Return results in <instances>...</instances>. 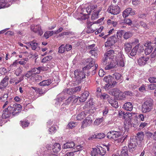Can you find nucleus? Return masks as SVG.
Instances as JSON below:
<instances>
[{"mask_svg": "<svg viewBox=\"0 0 156 156\" xmlns=\"http://www.w3.org/2000/svg\"><path fill=\"white\" fill-rule=\"evenodd\" d=\"M98 50L95 48L90 51V53L91 55L92 56H93L95 57H97L98 56Z\"/></svg>", "mask_w": 156, "mask_h": 156, "instance_id": "obj_32", "label": "nucleus"}, {"mask_svg": "<svg viewBox=\"0 0 156 156\" xmlns=\"http://www.w3.org/2000/svg\"><path fill=\"white\" fill-rule=\"evenodd\" d=\"M99 151H100V154L102 156L104 155L106 151L105 150H104V148L101 147V149H98Z\"/></svg>", "mask_w": 156, "mask_h": 156, "instance_id": "obj_54", "label": "nucleus"}, {"mask_svg": "<svg viewBox=\"0 0 156 156\" xmlns=\"http://www.w3.org/2000/svg\"><path fill=\"white\" fill-rule=\"evenodd\" d=\"M62 98H59V96H58L56 99L55 104L57 105L59 104L62 102Z\"/></svg>", "mask_w": 156, "mask_h": 156, "instance_id": "obj_56", "label": "nucleus"}, {"mask_svg": "<svg viewBox=\"0 0 156 156\" xmlns=\"http://www.w3.org/2000/svg\"><path fill=\"white\" fill-rule=\"evenodd\" d=\"M117 41L115 36H112L109 38L107 42L105 43V47L111 46L113 45Z\"/></svg>", "mask_w": 156, "mask_h": 156, "instance_id": "obj_11", "label": "nucleus"}, {"mask_svg": "<svg viewBox=\"0 0 156 156\" xmlns=\"http://www.w3.org/2000/svg\"><path fill=\"white\" fill-rule=\"evenodd\" d=\"M97 8V5H91L86 8L82 9L81 12L78 13L77 16L76 18L78 20H85L89 17L88 15L91 12L92 10Z\"/></svg>", "mask_w": 156, "mask_h": 156, "instance_id": "obj_3", "label": "nucleus"}, {"mask_svg": "<svg viewBox=\"0 0 156 156\" xmlns=\"http://www.w3.org/2000/svg\"><path fill=\"white\" fill-rule=\"evenodd\" d=\"M135 11L133 10L131 8H129L126 9L123 12L122 15L124 18H126L129 15H134L135 14Z\"/></svg>", "mask_w": 156, "mask_h": 156, "instance_id": "obj_14", "label": "nucleus"}, {"mask_svg": "<svg viewBox=\"0 0 156 156\" xmlns=\"http://www.w3.org/2000/svg\"><path fill=\"white\" fill-rule=\"evenodd\" d=\"M61 150V147L60 144L58 143L54 144L53 147V152L57 153L59 152Z\"/></svg>", "mask_w": 156, "mask_h": 156, "instance_id": "obj_24", "label": "nucleus"}, {"mask_svg": "<svg viewBox=\"0 0 156 156\" xmlns=\"http://www.w3.org/2000/svg\"><path fill=\"white\" fill-rule=\"evenodd\" d=\"M38 44L34 41H31V47L32 50H35L38 46Z\"/></svg>", "mask_w": 156, "mask_h": 156, "instance_id": "obj_36", "label": "nucleus"}, {"mask_svg": "<svg viewBox=\"0 0 156 156\" xmlns=\"http://www.w3.org/2000/svg\"><path fill=\"white\" fill-rule=\"evenodd\" d=\"M121 74L116 73L113 74V77L116 80H118L121 79Z\"/></svg>", "mask_w": 156, "mask_h": 156, "instance_id": "obj_43", "label": "nucleus"}, {"mask_svg": "<svg viewBox=\"0 0 156 156\" xmlns=\"http://www.w3.org/2000/svg\"><path fill=\"white\" fill-rule=\"evenodd\" d=\"M153 48H147L144 50L145 53L146 55H148L150 54L153 49Z\"/></svg>", "mask_w": 156, "mask_h": 156, "instance_id": "obj_46", "label": "nucleus"}, {"mask_svg": "<svg viewBox=\"0 0 156 156\" xmlns=\"http://www.w3.org/2000/svg\"><path fill=\"white\" fill-rule=\"evenodd\" d=\"M22 107L20 104H15L12 106H9L3 111L2 117L6 119L9 117L11 115H16L20 112L22 110Z\"/></svg>", "mask_w": 156, "mask_h": 156, "instance_id": "obj_2", "label": "nucleus"}, {"mask_svg": "<svg viewBox=\"0 0 156 156\" xmlns=\"http://www.w3.org/2000/svg\"><path fill=\"white\" fill-rule=\"evenodd\" d=\"M89 95V92L88 91H85L84 93L82 94L80 97H77L78 101L79 102H84L87 99V98Z\"/></svg>", "mask_w": 156, "mask_h": 156, "instance_id": "obj_15", "label": "nucleus"}, {"mask_svg": "<svg viewBox=\"0 0 156 156\" xmlns=\"http://www.w3.org/2000/svg\"><path fill=\"white\" fill-rule=\"evenodd\" d=\"M101 10L102 8L101 7H99L97 9L94 10L93 12L91 17V19L92 20H94L98 18L99 17V13Z\"/></svg>", "mask_w": 156, "mask_h": 156, "instance_id": "obj_17", "label": "nucleus"}, {"mask_svg": "<svg viewBox=\"0 0 156 156\" xmlns=\"http://www.w3.org/2000/svg\"><path fill=\"white\" fill-rule=\"evenodd\" d=\"M123 34L124 31L122 30L118 31L116 33L117 38L119 39L121 37Z\"/></svg>", "mask_w": 156, "mask_h": 156, "instance_id": "obj_48", "label": "nucleus"}, {"mask_svg": "<svg viewBox=\"0 0 156 156\" xmlns=\"http://www.w3.org/2000/svg\"><path fill=\"white\" fill-rule=\"evenodd\" d=\"M112 87V84L111 83H106L105 84L104 88L106 90H108Z\"/></svg>", "mask_w": 156, "mask_h": 156, "instance_id": "obj_51", "label": "nucleus"}, {"mask_svg": "<svg viewBox=\"0 0 156 156\" xmlns=\"http://www.w3.org/2000/svg\"><path fill=\"white\" fill-rule=\"evenodd\" d=\"M33 74L31 70L25 74V76L27 78H29L32 76Z\"/></svg>", "mask_w": 156, "mask_h": 156, "instance_id": "obj_63", "label": "nucleus"}, {"mask_svg": "<svg viewBox=\"0 0 156 156\" xmlns=\"http://www.w3.org/2000/svg\"><path fill=\"white\" fill-rule=\"evenodd\" d=\"M152 44L150 41H146L144 43V45L147 48H153L154 47L151 45V44Z\"/></svg>", "mask_w": 156, "mask_h": 156, "instance_id": "obj_41", "label": "nucleus"}, {"mask_svg": "<svg viewBox=\"0 0 156 156\" xmlns=\"http://www.w3.org/2000/svg\"><path fill=\"white\" fill-rule=\"evenodd\" d=\"M66 51V50L64 44H62L58 48V52L59 53H63L64 52Z\"/></svg>", "mask_w": 156, "mask_h": 156, "instance_id": "obj_34", "label": "nucleus"}, {"mask_svg": "<svg viewBox=\"0 0 156 156\" xmlns=\"http://www.w3.org/2000/svg\"><path fill=\"white\" fill-rule=\"evenodd\" d=\"M99 150L97 148H93L91 152V154L92 156H96Z\"/></svg>", "mask_w": 156, "mask_h": 156, "instance_id": "obj_42", "label": "nucleus"}, {"mask_svg": "<svg viewBox=\"0 0 156 156\" xmlns=\"http://www.w3.org/2000/svg\"><path fill=\"white\" fill-rule=\"evenodd\" d=\"M137 144V140L136 139L131 138L129 144V148L130 149H135Z\"/></svg>", "mask_w": 156, "mask_h": 156, "instance_id": "obj_18", "label": "nucleus"}, {"mask_svg": "<svg viewBox=\"0 0 156 156\" xmlns=\"http://www.w3.org/2000/svg\"><path fill=\"white\" fill-rule=\"evenodd\" d=\"M86 115L85 112H82L77 115L76 118L78 120H81L85 117Z\"/></svg>", "mask_w": 156, "mask_h": 156, "instance_id": "obj_30", "label": "nucleus"}, {"mask_svg": "<svg viewBox=\"0 0 156 156\" xmlns=\"http://www.w3.org/2000/svg\"><path fill=\"white\" fill-rule=\"evenodd\" d=\"M137 135L138 139L140 141H141L143 140L144 138V135L143 133L142 132H140L138 133Z\"/></svg>", "mask_w": 156, "mask_h": 156, "instance_id": "obj_45", "label": "nucleus"}, {"mask_svg": "<svg viewBox=\"0 0 156 156\" xmlns=\"http://www.w3.org/2000/svg\"><path fill=\"white\" fill-rule=\"evenodd\" d=\"M124 21L125 23L128 24L129 25H131L132 24V21L130 19H125Z\"/></svg>", "mask_w": 156, "mask_h": 156, "instance_id": "obj_55", "label": "nucleus"}, {"mask_svg": "<svg viewBox=\"0 0 156 156\" xmlns=\"http://www.w3.org/2000/svg\"><path fill=\"white\" fill-rule=\"evenodd\" d=\"M97 96L98 97H100L101 99H104L108 98L109 95L103 93L101 95L97 94Z\"/></svg>", "mask_w": 156, "mask_h": 156, "instance_id": "obj_40", "label": "nucleus"}, {"mask_svg": "<svg viewBox=\"0 0 156 156\" xmlns=\"http://www.w3.org/2000/svg\"><path fill=\"white\" fill-rule=\"evenodd\" d=\"M52 58V57L51 56H46L42 60V62H46L47 61H48Z\"/></svg>", "mask_w": 156, "mask_h": 156, "instance_id": "obj_47", "label": "nucleus"}, {"mask_svg": "<svg viewBox=\"0 0 156 156\" xmlns=\"http://www.w3.org/2000/svg\"><path fill=\"white\" fill-rule=\"evenodd\" d=\"M108 10L110 13L114 15H117L120 11V8L118 5L110 6Z\"/></svg>", "mask_w": 156, "mask_h": 156, "instance_id": "obj_10", "label": "nucleus"}, {"mask_svg": "<svg viewBox=\"0 0 156 156\" xmlns=\"http://www.w3.org/2000/svg\"><path fill=\"white\" fill-rule=\"evenodd\" d=\"M148 88L149 89L151 90H153L156 89V85L154 84H151L148 85Z\"/></svg>", "mask_w": 156, "mask_h": 156, "instance_id": "obj_53", "label": "nucleus"}, {"mask_svg": "<svg viewBox=\"0 0 156 156\" xmlns=\"http://www.w3.org/2000/svg\"><path fill=\"white\" fill-rule=\"evenodd\" d=\"M139 45L137 44L135 46L133 49H131L130 52L128 53L129 56H135L137 51L138 49L139 48Z\"/></svg>", "mask_w": 156, "mask_h": 156, "instance_id": "obj_21", "label": "nucleus"}, {"mask_svg": "<svg viewBox=\"0 0 156 156\" xmlns=\"http://www.w3.org/2000/svg\"><path fill=\"white\" fill-rule=\"evenodd\" d=\"M96 29H97L96 28L92 29L91 28V26L90 28H88L87 29V33H90L94 32V31H95L96 30Z\"/></svg>", "mask_w": 156, "mask_h": 156, "instance_id": "obj_57", "label": "nucleus"}, {"mask_svg": "<svg viewBox=\"0 0 156 156\" xmlns=\"http://www.w3.org/2000/svg\"><path fill=\"white\" fill-rule=\"evenodd\" d=\"M8 96V94H4L3 97L1 98V101H5L7 100Z\"/></svg>", "mask_w": 156, "mask_h": 156, "instance_id": "obj_59", "label": "nucleus"}, {"mask_svg": "<svg viewBox=\"0 0 156 156\" xmlns=\"http://www.w3.org/2000/svg\"><path fill=\"white\" fill-rule=\"evenodd\" d=\"M75 78L76 82L77 83H80L82 79L85 77L83 72L76 70L74 71Z\"/></svg>", "mask_w": 156, "mask_h": 156, "instance_id": "obj_6", "label": "nucleus"}, {"mask_svg": "<svg viewBox=\"0 0 156 156\" xmlns=\"http://www.w3.org/2000/svg\"><path fill=\"white\" fill-rule=\"evenodd\" d=\"M105 136V135L103 133H99L95 135V138L101 139L103 138Z\"/></svg>", "mask_w": 156, "mask_h": 156, "instance_id": "obj_44", "label": "nucleus"}, {"mask_svg": "<svg viewBox=\"0 0 156 156\" xmlns=\"http://www.w3.org/2000/svg\"><path fill=\"white\" fill-rule=\"evenodd\" d=\"M21 69L20 68L17 69L15 71V74L17 76H19V75L21 73Z\"/></svg>", "mask_w": 156, "mask_h": 156, "instance_id": "obj_62", "label": "nucleus"}, {"mask_svg": "<svg viewBox=\"0 0 156 156\" xmlns=\"http://www.w3.org/2000/svg\"><path fill=\"white\" fill-rule=\"evenodd\" d=\"M123 108L127 111H131L133 108V106L131 103L127 102L124 104Z\"/></svg>", "mask_w": 156, "mask_h": 156, "instance_id": "obj_20", "label": "nucleus"}, {"mask_svg": "<svg viewBox=\"0 0 156 156\" xmlns=\"http://www.w3.org/2000/svg\"><path fill=\"white\" fill-rule=\"evenodd\" d=\"M77 102H78L77 97L75 96H72L69 97L67 100H65L64 104L65 105H68L70 104L75 103Z\"/></svg>", "mask_w": 156, "mask_h": 156, "instance_id": "obj_12", "label": "nucleus"}, {"mask_svg": "<svg viewBox=\"0 0 156 156\" xmlns=\"http://www.w3.org/2000/svg\"><path fill=\"white\" fill-rule=\"evenodd\" d=\"M112 133H113V134L112 140H117V138L121 134L119 132L115 131H112Z\"/></svg>", "mask_w": 156, "mask_h": 156, "instance_id": "obj_25", "label": "nucleus"}, {"mask_svg": "<svg viewBox=\"0 0 156 156\" xmlns=\"http://www.w3.org/2000/svg\"><path fill=\"white\" fill-rule=\"evenodd\" d=\"M92 123V120L91 116H88L82 122L81 128H84L89 126Z\"/></svg>", "mask_w": 156, "mask_h": 156, "instance_id": "obj_13", "label": "nucleus"}, {"mask_svg": "<svg viewBox=\"0 0 156 156\" xmlns=\"http://www.w3.org/2000/svg\"><path fill=\"white\" fill-rule=\"evenodd\" d=\"M104 80L107 83H111L112 81V76L108 75L104 78Z\"/></svg>", "mask_w": 156, "mask_h": 156, "instance_id": "obj_33", "label": "nucleus"}, {"mask_svg": "<svg viewBox=\"0 0 156 156\" xmlns=\"http://www.w3.org/2000/svg\"><path fill=\"white\" fill-rule=\"evenodd\" d=\"M104 120V118L102 117L101 118L96 119L94 122V125L96 126H98Z\"/></svg>", "mask_w": 156, "mask_h": 156, "instance_id": "obj_31", "label": "nucleus"}, {"mask_svg": "<svg viewBox=\"0 0 156 156\" xmlns=\"http://www.w3.org/2000/svg\"><path fill=\"white\" fill-rule=\"evenodd\" d=\"M149 58H148L141 57L138 59V62L139 65L140 66H144L146 64Z\"/></svg>", "mask_w": 156, "mask_h": 156, "instance_id": "obj_19", "label": "nucleus"}, {"mask_svg": "<svg viewBox=\"0 0 156 156\" xmlns=\"http://www.w3.org/2000/svg\"><path fill=\"white\" fill-rule=\"evenodd\" d=\"M46 91H47L45 90H43L42 89L38 88L37 92H38L40 94H44Z\"/></svg>", "mask_w": 156, "mask_h": 156, "instance_id": "obj_58", "label": "nucleus"}, {"mask_svg": "<svg viewBox=\"0 0 156 156\" xmlns=\"http://www.w3.org/2000/svg\"><path fill=\"white\" fill-rule=\"evenodd\" d=\"M75 145L74 142L72 141L67 142L63 145L64 149L71 148L73 147Z\"/></svg>", "mask_w": 156, "mask_h": 156, "instance_id": "obj_22", "label": "nucleus"}, {"mask_svg": "<svg viewBox=\"0 0 156 156\" xmlns=\"http://www.w3.org/2000/svg\"><path fill=\"white\" fill-rule=\"evenodd\" d=\"M77 125V123L76 122H71L68 123L67 126L69 128L72 129L75 127Z\"/></svg>", "mask_w": 156, "mask_h": 156, "instance_id": "obj_37", "label": "nucleus"}, {"mask_svg": "<svg viewBox=\"0 0 156 156\" xmlns=\"http://www.w3.org/2000/svg\"><path fill=\"white\" fill-rule=\"evenodd\" d=\"M51 81L50 80H43L39 83L40 86H48L51 83Z\"/></svg>", "mask_w": 156, "mask_h": 156, "instance_id": "obj_27", "label": "nucleus"}, {"mask_svg": "<svg viewBox=\"0 0 156 156\" xmlns=\"http://www.w3.org/2000/svg\"><path fill=\"white\" fill-rule=\"evenodd\" d=\"M30 30L33 32L37 33L41 36L43 33V31L39 25H32L30 27Z\"/></svg>", "mask_w": 156, "mask_h": 156, "instance_id": "obj_7", "label": "nucleus"}, {"mask_svg": "<svg viewBox=\"0 0 156 156\" xmlns=\"http://www.w3.org/2000/svg\"><path fill=\"white\" fill-rule=\"evenodd\" d=\"M105 73L102 69H100L98 73V74L100 76L102 77L105 75Z\"/></svg>", "mask_w": 156, "mask_h": 156, "instance_id": "obj_61", "label": "nucleus"}, {"mask_svg": "<svg viewBox=\"0 0 156 156\" xmlns=\"http://www.w3.org/2000/svg\"><path fill=\"white\" fill-rule=\"evenodd\" d=\"M3 3L5 5V8L9 7L12 4V2H11L10 0H3Z\"/></svg>", "mask_w": 156, "mask_h": 156, "instance_id": "obj_35", "label": "nucleus"}, {"mask_svg": "<svg viewBox=\"0 0 156 156\" xmlns=\"http://www.w3.org/2000/svg\"><path fill=\"white\" fill-rule=\"evenodd\" d=\"M139 90L141 92H143L145 90V86L143 85L139 88Z\"/></svg>", "mask_w": 156, "mask_h": 156, "instance_id": "obj_64", "label": "nucleus"}, {"mask_svg": "<svg viewBox=\"0 0 156 156\" xmlns=\"http://www.w3.org/2000/svg\"><path fill=\"white\" fill-rule=\"evenodd\" d=\"M154 106L153 99L150 98H146L144 99V102L141 105L142 111L144 113L149 112L153 109Z\"/></svg>", "mask_w": 156, "mask_h": 156, "instance_id": "obj_4", "label": "nucleus"}, {"mask_svg": "<svg viewBox=\"0 0 156 156\" xmlns=\"http://www.w3.org/2000/svg\"><path fill=\"white\" fill-rule=\"evenodd\" d=\"M86 62H88V65L86 66L84 68H83V69L84 70V69H89L90 68L94 66L95 65L94 67L95 69H96L98 67V65L97 64H95V60L93 59L92 58H90L87 59Z\"/></svg>", "mask_w": 156, "mask_h": 156, "instance_id": "obj_9", "label": "nucleus"}, {"mask_svg": "<svg viewBox=\"0 0 156 156\" xmlns=\"http://www.w3.org/2000/svg\"><path fill=\"white\" fill-rule=\"evenodd\" d=\"M8 79L6 77L0 83V93L6 87L8 84Z\"/></svg>", "mask_w": 156, "mask_h": 156, "instance_id": "obj_16", "label": "nucleus"}, {"mask_svg": "<svg viewBox=\"0 0 156 156\" xmlns=\"http://www.w3.org/2000/svg\"><path fill=\"white\" fill-rule=\"evenodd\" d=\"M29 123L27 121L25 120L21 122L22 126L23 128H25L28 126Z\"/></svg>", "mask_w": 156, "mask_h": 156, "instance_id": "obj_49", "label": "nucleus"}, {"mask_svg": "<svg viewBox=\"0 0 156 156\" xmlns=\"http://www.w3.org/2000/svg\"><path fill=\"white\" fill-rule=\"evenodd\" d=\"M76 149L75 151H74V152H77L83 149V147L81 145H77L74 149Z\"/></svg>", "mask_w": 156, "mask_h": 156, "instance_id": "obj_52", "label": "nucleus"}, {"mask_svg": "<svg viewBox=\"0 0 156 156\" xmlns=\"http://www.w3.org/2000/svg\"><path fill=\"white\" fill-rule=\"evenodd\" d=\"M41 68V67H39L38 68H34L32 69L31 71L32 73L33 74L39 73H40V70Z\"/></svg>", "mask_w": 156, "mask_h": 156, "instance_id": "obj_39", "label": "nucleus"}, {"mask_svg": "<svg viewBox=\"0 0 156 156\" xmlns=\"http://www.w3.org/2000/svg\"><path fill=\"white\" fill-rule=\"evenodd\" d=\"M66 50L69 51L72 49V46L70 44H66L65 45Z\"/></svg>", "mask_w": 156, "mask_h": 156, "instance_id": "obj_60", "label": "nucleus"}, {"mask_svg": "<svg viewBox=\"0 0 156 156\" xmlns=\"http://www.w3.org/2000/svg\"><path fill=\"white\" fill-rule=\"evenodd\" d=\"M127 147L126 146L123 147L121 152V156H128Z\"/></svg>", "mask_w": 156, "mask_h": 156, "instance_id": "obj_28", "label": "nucleus"}, {"mask_svg": "<svg viewBox=\"0 0 156 156\" xmlns=\"http://www.w3.org/2000/svg\"><path fill=\"white\" fill-rule=\"evenodd\" d=\"M56 131V128L53 126H51L49 129V132L51 134L54 133Z\"/></svg>", "mask_w": 156, "mask_h": 156, "instance_id": "obj_50", "label": "nucleus"}, {"mask_svg": "<svg viewBox=\"0 0 156 156\" xmlns=\"http://www.w3.org/2000/svg\"><path fill=\"white\" fill-rule=\"evenodd\" d=\"M54 34H55L54 31H47L44 33V36L46 39H48L49 37L52 36Z\"/></svg>", "mask_w": 156, "mask_h": 156, "instance_id": "obj_29", "label": "nucleus"}, {"mask_svg": "<svg viewBox=\"0 0 156 156\" xmlns=\"http://www.w3.org/2000/svg\"><path fill=\"white\" fill-rule=\"evenodd\" d=\"M125 57L122 52H120L116 55L113 50H109L105 53L102 60L104 64H105V69H110L118 66L121 67L125 66Z\"/></svg>", "mask_w": 156, "mask_h": 156, "instance_id": "obj_1", "label": "nucleus"}, {"mask_svg": "<svg viewBox=\"0 0 156 156\" xmlns=\"http://www.w3.org/2000/svg\"><path fill=\"white\" fill-rule=\"evenodd\" d=\"M104 19V18H101L97 21V23H93L92 24H91V28L92 29L96 28L97 29L96 30H97V31L95 32V34H98V33L101 32L103 29V27H100L98 28V27L99 25L98 23H100L101 21H102Z\"/></svg>", "mask_w": 156, "mask_h": 156, "instance_id": "obj_8", "label": "nucleus"}, {"mask_svg": "<svg viewBox=\"0 0 156 156\" xmlns=\"http://www.w3.org/2000/svg\"><path fill=\"white\" fill-rule=\"evenodd\" d=\"M108 102L110 104L111 106L113 107L117 108L118 107V102L115 100H113L112 99L108 100Z\"/></svg>", "mask_w": 156, "mask_h": 156, "instance_id": "obj_26", "label": "nucleus"}, {"mask_svg": "<svg viewBox=\"0 0 156 156\" xmlns=\"http://www.w3.org/2000/svg\"><path fill=\"white\" fill-rule=\"evenodd\" d=\"M124 48L126 53L127 54L129 53L132 48L131 44L128 42L126 43L124 45Z\"/></svg>", "mask_w": 156, "mask_h": 156, "instance_id": "obj_23", "label": "nucleus"}, {"mask_svg": "<svg viewBox=\"0 0 156 156\" xmlns=\"http://www.w3.org/2000/svg\"><path fill=\"white\" fill-rule=\"evenodd\" d=\"M132 36V34L130 32H126L123 35V37L127 39L131 37Z\"/></svg>", "mask_w": 156, "mask_h": 156, "instance_id": "obj_38", "label": "nucleus"}, {"mask_svg": "<svg viewBox=\"0 0 156 156\" xmlns=\"http://www.w3.org/2000/svg\"><path fill=\"white\" fill-rule=\"evenodd\" d=\"M109 93L120 100H123L125 98V94L117 88L113 89L109 91Z\"/></svg>", "mask_w": 156, "mask_h": 156, "instance_id": "obj_5", "label": "nucleus"}]
</instances>
